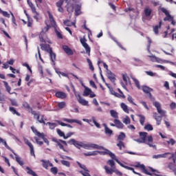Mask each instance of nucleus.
Masks as SVG:
<instances>
[{
  "label": "nucleus",
  "mask_w": 176,
  "mask_h": 176,
  "mask_svg": "<svg viewBox=\"0 0 176 176\" xmlns=\"http://www.w3.org/2000/svg\"><path fill=\"white\" fill-rule=\"evenodd\" d=\"M133 167L135 168H140L144 174H146V175H152V173H155V169L148 167L146 168L145 165L141 164L140 162L136 163V164L133 165Z\"/></svg>",
  "instance_id": "obj_1"
},
{
  "label": "nucleus",
  "mask_w": 176,
  "mask_h": 176,
  "mask_svg": "<svg viewBox=\"0 0 176 176\" xmlns=\"http://www.w3.org/2000/svg\"><path fill=\"white\" fill-rule=\"evenodd\" d=\"M155 107L157 109L159 115H160V117L155 118L157 120V124L159 125L160 124V122H162V118H163V116H166V111L162 109V104L159 102H155Z\"/></svg>",
  "instance_id": "obj_2"
},
{
  "label": "nucleus",
  "mask_w": 176,
  "mask_h": 176,
  "mask_svg": "<svg viewBox=\"0 0 176 176\" xmlns=\"http://www.w3.org/2000/svg\"><path fill=\"white\" fill-rule=\"evenodd\" d=\"M142 90L144 92L146 97H147L148 98H149V100H151V101H152L153 105H155V100L153 99L151 94V92H153V89L146 85H143L142 87Z\"/></svg>",
  "instance_id": "obj_3"
},
{
  "label": "nucleus",
  "mask_w": 176,
  "mask_h": 176,
  "mask_svg": "<svg viewBox=\"0 0 176 176\" xmlns=\"http://www.w3.org/2000/svg\"><path fill=\"white\" fill-rule=\"evenodd\" d=\"M158 10L165 14L166 17L164 19V21L173 20L174 18L170 14V12H168V10L165 8L160 7Z\"/></svg>",
  "instance_id": "obj_4"
},
{
  "label": "nucleus",
  "mask_w": 176,
  "mask_h": 176,
  "mask_svg": "<svg viewBox=\"0 0 176 176\" xmlns=\"http://www.w3.org/2000/svg\"><path fill=\"white\" fill-rule=\"evenodd\" d=\"M80 42L82 45V46L84 47V48L86 50L87 54H88V56H90V52H91V48L90 46H89V44H87V40L86 39V38L84 36L83 38L80 37Z\"/></svg>",
  "instance_id": "obj_5"
},
{
  "label": "nucleus",
  "mask_w": 176,
  "mask_h": 176,
  "mask_svg": "<svg viewBox=\"0 0 176 176\" xmlns=\"http://www.w3.org/2000/svg\"><path fill=\"white\" fill-rule=\"evenodd\" d=\"M41 138L47 145H49V140L45 137V133H43V137H34V140L38 145H43V142L41 141Z\"/></svg>",
  "instance_id": "obj_6"
},
{
  "label": "nucleus",
  "mask_w": 176,
  "mask_h": 176,
  "mask_svg": "<svg viewBox=\"0 0 176 176\" xmlns=\"http://www.w3.org/2000/svg\"><path fill=\"white\" fill-rule=\"evenodd\" d=\"M24 143L25 145L29 146L31 156H34V157H35V151L34 150V145H32V143H31V142H30V140H28L27 138H24Z\"/></svg>",
  "instance_id": "obj_7"
},
{
  "label": "nucleus",
  "mask_w": 176,
  "mask_h": 176,
  "mask_svg": "<svg viewBox=\"0 0 176 176\" xmlns=\"http://www.w3.org/2000/svg\"><path fill=\"white\" fill-rule=\"evenodd\" d=\"M102 151H98V153H99L100 155H109V156H110V157H111V159H115L116 157V156L115 155V154H113L112 152H111V151L108 150L107 148H105L104 147V149H102Z\"/></svg>",
  "instance_id": "obj_8"
},
{
  "label": "nucleus",
  "mask_w": 176,
  "mask_h": 176,
  "mask_svg": "<svg viewBox=\"0 0 176 176\" xmlns=\"http://www.w3.org/2000/svg\"><path fill=\"white\" fill-rule=\"evenodd\" d=\"M139 135L140 137V140H137L138 142H146V138L148 137V133L146 132H140Z\"/></svg>",
  "instance_id": "obj_9"
},
{
  "label": "nucleus",
  "mask_w": 176,
  "mask_h": 176,
  "mask_svg": "<svg viewBox=\"0 0 176 176\" xmlns=\"http://www.w3.org/2000/svg\"><path fill=\"white\" fill-rule=\"evenodd\" d=\"M40 46L41 50H44V52H47V53L52 52V50H53L49 44L41 43Z\"/></svg>",
  "instance_id": "obj_10"
},
{
  "label": "nucleus",
  "mask_w": 176,
  "mask_h": 176,
  "mask_svg": "<svg viewBox=\"0 0 176 176\" xmlns=\"http://www.w3.org/2000/svg\"><path fill=\"white\" fill-rule=\"evenodd\" d=\"M107 78L112 82L113 83H115V80H116V76L115 74L112 73L111 70H107Z\"/></svg>",
  "instance_id": "obj_11"
},
{
  "label": "nucleus",
  "mask_w": 176,
  "mask_h": 176,
  "mask_svg": "<svg viewBox=\"0 0 176 176\" xmlns=\"http://www.w3.org/2000/svg\"><path fill=\"white\" fill-rule=\"evenodd\" d=\"M63 5H64V0H59L56 3V8H58V12H60V13H64V8H63Z\"/></svg>",
  "instance_id": "obj_12"
},
{
  "label": "nucleus",
  "mask_w": 176,
  "mask_h": 176,
  "mask_svg": "<svg viewBox=\"0 0 176 176\" xmlns=\"http://www.w3.org/2000/svg\"><path fill=\"white\" fill-rule=\"evenodd\" d=\"M67 144L69 145H74L76 148H78V149L82 146L80 144H79V142L75 140V139H71L67 142Z\"/></svg>",
  "instance_id": "obj_13"
},
{
  "label": "nucleus",
  "mask_w": 176,
  "mask_h": 176,
  "mask_svg": "<svg viewBox=\"0 0 176 176\" xmlns=\"http://www.w3.org/2000/svg\"><path fill=\"white\" fill-rule=\"evenodd\" d=\"M63 49L65 53H66V54L68 56H72L74 54V51H72V50H71L68 45H63Z\"/></svg>",
  "instance_id": "obj_14"
},
{
  "label": "nucleus",
  "mask_w": 176,
  "mask_h": 176,
  "mask_svg": "<svg viewBox=\"0 0 176 176\" xmlns=\"http://www.w3.org/2000/svg\"><path fill=\"white\" fill-rule=\"evenodd\" d=\"M54 142H56V146L59 147V149H62L64 152H67V150L64 148L63 145V142H61L62 140H54Z\"/></svg>",
  "instance_id": "obj_15"
},
{
  "label": "nucleus",
  "mask_w": 176,
  "mask_h": 176,
  "mask_svg": "<svg viewBox=\"0 0 176 176\" xmlns=\"http://www.w3.org/2000/svg\"><path fill=\"white\" fill-rule=\"evenodd\" d=\"M55 96L57 97V98H61L62 100L67 98V94L63 91H57L56 92Z\"/></svg>",
  "instance_id": "obj_16"
},
{
  "label": "nucleus",
  "mask_w": 176,
  "mask_h": 176,
  "mask_svg": "<svg viewBox=\"0 0 176 176\" xmlns=\"http://www.w3.org/2000/svg\"><path fill=\"white\" fill-rule=\"evenodd\" d=\"M63 120L67 123H77L78 124H80V126H82V121L78 120L65 118Z\"/></svg>",
  "instance_id": "obj_17"
},
{
  "label": "nucleus",
  "mask_w": 176,
  "mask_h": 176,
  "mask_svg": "<svg viewBox=\"0 0 176 176\" xmlns=\"http://www.w3.org/2000/svg\"><path fill=\"white\" fill-rule=\"evenodd\" d=\"M30 129H31L32 131H33L34 134H35V135L38 136V138H39V137H43V133H41V132L38 131L36 128H35L34 126H31Z\"/></svg>",
  "instance_id": "obj_18"
},
{
  "label": "nucleus",
  "mask_w": 176,
  "mask_h": 176,
  "mask_svg": "<svg viewBox=\"0 0 176 176\" xmlns=\"http://www.w3.org/2000/svg\"><path fill=\"white\" fill-rule=\"evenodd\" d=\"M85 90L83 91L82 96L84 97H87L88 96H90L91 93H92V91L90 88L85 86Z\"/></svg>",
  "instance_id": "obj_19"
},
{
  "label": "nucleus",
  "mask_w": 176,
  "mask_h": 176,
  "mask_svg": "<svg viewBox=\"0 0 176 176\" xmlns=\"http://www.w3.org/2000/svg\"><path fill=\"white\" fill-rule=\"evenodd\" d=\"M15 156V160L20 166H24V162L21 160V157H19L16 153H12Z\"/></svg>",
  "instance_id": "obj_20"
},
{
  "label": "nucleus",
  "mask_w": 176,
  "mask_h": 176,
  "mask_svg": "<svg viewBox=\"0 0 176 176\" xmlns=\"http://www.w3.org/2000/svg\"><path fill=\"white\" fill-rule=\"evenodd\" d=\"M114 124H116V127H117V129H123L124 127L123 123H122V122L118 119L114 120Z\"/></svg>",
  "instance_id": "obj_21"
},
{
  "label": "nucleus",
  "mask_w": 176,
  "mask_h": 176,
  "mask_svg": "<svg viewBox=\"0 0 176 176\" xmlns=\"http://www.w3.org/2000/svg\"><path fill=\"white\" fill-rule=\"evenodd\" d=\"M23 107L28 110V111L30 113H32V112H34V110L32 109V108L31 107V106H30V104H28V102H25L23 104Z\"/></svg>",
  "instance_id": "obj_22"
},
{
  "label": "nucleus",
  "mask_w": 176,
  "mask_h": 176,
  "mask_svg": "<svg viewBox=\"0 0 176 176\" xmlns=\"http://www.w3.org/2000/svg\"><path fill=\"white\" fill-rule=\"evenodd\" d=\"M78 101L79 104H81V105L89 106V101L82 98V97H80V96H79Z\"/></svg>",
  "instance_id": "obj_23"
},
{
  "label": "nucleus",
  "mask_w": 176,
  "mask_h": 176,
  "mask_svg": "<svg viewBox=\"0 0 176 176\" xmlns=\"http://www.w3.org/2000/svg\"><path fill=\"white\" fill-rule=\"evenodd\" d=\"M104 126L105 134H107V135H109V136H111V134H113V131L109 129L108 126H107V124H104Z\"/></svg>",
  "instance_id": "obj_24"
},
{
  "label": "nucleus",
  "mask_w": 176,
  "mask_h": 176,
  "mask_svg": "<svg viewBox=\"0 0 176 176\" xmlns=\"http://www.w3.org/2000/svg\"><path fill=\"white\" fill-rule=\"evenodd\" d=\"M83 155L84 156H97L98 155V151L84 153Z\"/></svg>",
  "instance_id": "obj_25"
},
{
  "label": "nucleus",
  "mask_w": 176,
  "mask_h": 176,
  "mask_svg": "<svg viewBox=\"0 0 176 176\" xmlns=\"http://www.w3.org/2000/svg\"><path fill=\"white\" fill-rule=\"evenodd\" d=\"M169 155H171L170 153H165L164 154H159L157 155H155V159H160V158H166L167 156H169Z\"/></svg>",
  "instance_id": "obj_26"
},
{
  "label": "nucleus",
  "mask_w": 176,
  "mask_h": 176,
  "mask_svg": "<svg viewBox=\"0 0 176 176\" xmlns=\"http://www.w3.org/2000/svg\"><path fill=\"white\" fill-rule=\"evenodd\" d=\"M104 169L105 170V172L107 173V174H109L110 175H112V174H113V170L115 168H109V167H108V166H104Z\"/></svg>",
  "instance_id": "obj_27"
},
{
  "label": "nucleus",
  "mask_w": 176,
  "mask_h": 176,
  "mask_svg": "<svg viewBox=\"0 0 176 176\" xmlns=\"http://www.w3.org/2000/svg\"><path fill=\"white\" fill-rule=\"evenodd\" d=\"M124 138H126V134L123 132H120V135L118 136L117 140L118 142H123L124 141Z\"/></svg>",
  "instance_id": "obj_28"
},
{
  "label": "nucleus",
  "mask_w": 176,
  "mask_h": 176,
  "mask_svg": "<svg viewBox=\"0 0 176 176\" xmlns=\"http://www.w3.org/2000/svg\"><path fill=\"white\" fill-rule=\"evenodd\" d=\"M138 118H140L139 122H140L141 126H144V124L145 123V116L144 115H141V114H138Z\"/></svg>",
  "instance_id": "obj_29"
},
{
  "label": "nucleus",
  "mask_w": 176,
  "mask_h": 176,
  "mask_svg": "<svg viewBox=\"0 0 176 176\" xmlns=\"http://www.w3.org/2000/svg\"><path fill=\"white\" fill-rule=\"evenodd\" d=\"M122 167H124V168H126V170H129L130 171H133L134 174H137L138 175H141V173H138L134 170L133 168H131L130 166H124L122 164H121Z\"/></svg>",
  "instance_id": "obj_30"
},
{
  "label": "nucleus",
  "mask_w": 176,
  "mask_h": 176,
  "mask_svg": "<svg viewBox=\"0 0 176 176\" xmlns=\"http://www.w3.org/2000/svg\"><path fill=\"white\" fill-rule=\"evenodd\" d=\"M26 170H27V174H29L30 175H32V176H38V175L34 170H32L31 168L28 166L26 167Z\"/></svg>",
  "instance_id": "obj_31"
},
{
  "label": "nucleus",
  "mask_w": 176,
  "mask_h": 176,
  "mask_svg": "<svg viewBox=\"0 0 176 176\" xmlns=\"http://www.w3.org/2000/svg\"><path fill=\"white\" fill-rule=\"evenodd\" d=\"M50 54V60L52 63H54L56 61V54L53 52V50H52L51 52H48Z\"/></svg>",
  "instance_id": "obj_32"
},
{
  "label": "nucleus",
  "mask_w": 176,
  "mask_h": 176,
  "mask_svg": "<svg viewBox=\"0 0 176 176\" xmlns=\"http://www.w3.org/2000/svg\"><path fill=\"white\" fill-rule=\"evenodd\" d=\"M28 4L30 6L32 12H36V8H35V6L34 5V3H32V2H31L30 0H28Z\"/></svg>",
  "instance_id": "obj_33"
},
{
  "label": "nucleus",
  "mask_w": 176,
  "mask_h": 176,
  "mask_svg": "<svg viewBox=\"0 0 176 176\" xmlns=\"http://www.w3.org/2000/svg\"><path fill=\"white\" fill-rule=\"evenodd\" d=\"M132 80L134 82L137 89L140 90L141 89V85H140V81L138 80V79L133 77Z\"/></svg>",
  "instance_id": "obj_34"
},
{
  "label": "nucleus",
  "mask_w": 176,
  "mask_h": 176,
  "mask_svg": "<svg viewBox=\"0 0 176 176\" xmlns=\"http://www.w3.org/2000/svg\"><path fill=\"white\" fill-rule=\"evenodd\" d=\"M144 14H145L146 17H149V16H151V14H152V10L148 8H146L144 9Z\"/></svg>",
  "instance_id": "obj_35"
},
{
  "label": "nucleus",
  "mask_w": 176,
  "mask_h": 176,
  "mask_svg": "<svg viewBox=\"0 0 176 176\" xmlns=\"http://www.w3.org/2000/svg\"><path fill=\"white\" fill-rule=\"evenodd\" d=\"M41 162H43L42 166L44 168L47 170L49 168V160L46 161L45 160H41Z\"/></svg>",
  "instance_id": "obj_36"
},
{
  "label": "nucleus",
  "mask_w": 176,
  "mask_h": 176,
  "mask_svg": "<svg viewBox=\"0 0 176 176\" xmlns=\"http://www.w3.org/2000/svg\"><path fill=\"white\" fill-rule=\"evenodd\" d=\"M110 114H111V116H112V118H114V119H118V118H119L118 112L115 110H111Z\"/></svg>",
  "instance_id": "obj_37"
},
{
  "label": "nucleus",
  "mask_w": 176,
  "mask_h": 176,
  "mask_svg": "<svg viewBox=\"0 0 176 176\" xmlns=\"http://www.w3.org/2000/svg\"><path fill=\"white\" fill-rule=\"evenodd\" d=\"M117 146H118L120 151H122L123 148L124 149L126 148L124 143L122 141H120L118 143H117Z\"/></svg>",
  "instance_id": "obj_38"
},
{
  "label": "nucleus",
  "mask_w": 176,
  "mask_h": 176,
  "mask_svg": "<svg viewBox=\"0 0 176 176\" xmlns=\"http://www.w3.org/2000/svg\"><path fill=\"white\" fill-rule=\"evenodd\" d=\"M9 110L13 113V115H16L17 116H20V113L17 112V110L14 107H10Z\"/></svg>",
  "instance_id": "obj_39"
},
{
  "label": "nucleus",
  "mask_w": 176,
  "mask_h": 176,
  "mask_svg": "<svg viewBox=\"0 0 176 176\" xmlns=\"http://www.w3.org/2000/svg\"><path fill=\"white\" fill-rule=\"evenodd\" d=\"M120 107L124 112H126V113H129V107L126 106V104L122 102L121 103Z\"/></svg>",
  "instance_id": "obj_40"
},
{
  "label": "nucleus",
  "mask_w": 176,
  "mask_h": 176,
  "mask_svg": "<svg viewBox=\"0 0 176 176\" xmlns=\"http://www.w3.org/2000/svg\"><path fill=\"white\" fill-rule=\"evenodd\" d=\"M31 113L32 115L34 116V119H36L37 122H39L40 120L39 119L41 118V116L39 115V113H36V111H32Z\"/></svg>",
  "instance_id": "obj_41"
},
{
  "label": "nucleus",
  "mask_w": 176,
  "mask_h": 176,
  "mask_svg": "<svg viewBox=\"0 0 176 176\" xmlns=\"http://www.w3.org/2000/svg\"><path fill=\"white\" fill-rule=\"evenodd\" d=\"M0 13L4 17H7L8 19H9L10 17V14L8 12L2 10V9H1V8H0Z\"/></svg>",
  "instance_id": "obj_42"
},
{
  "label": "nucleus",
  "mask_w": 176,
  "mask_h": 176,
  "mask_svg": "<svg viewBox=\"0 0 176 176\" xmlns=\"http://www.w3.org/2000/svg\"><path fill=\"white\" fill-rule=\"evenodd\" d=\"M61 164L63 166H65V167H71V163L67 160H60Z\"/></svg>",
  "instance_id": "obj_43"
},
{
  "label": "nucleus",
  "mask_w": 176,
  "mask_h": 176,
  "mask_svg": "<svg viewBox=\"0 0 176 176\" xmlns=\"http://www.w3.org/2000/svg\"><path fill=\"white\" fill-rule=\"evenodd\" d=\"M3 83L6 87V89L7 90L8 93H10V90H12V88L10 86H9V84L6 81H3Z\"/></svg>",
  "instance_id": "obj_44"
},
{
  "label": "nucleus",
  "mask_w": 176,
  "mask_h": 176,
  "mask_svg": "<svg viewBox=\"0 0 176 176\" xmlns=\"http://www.w3.org/2000/svg\"><path fill=\"white\" fill-rule=\"evenodd\" d=\"M107 164H109V166H110L111 168H116L115 161H113V160H109L107 161Z\"/></svg>",
  "instance_id": "obj_45"
},
{
  "label": "nucleus",
  "mask_w": 176,
  "mask_h": 176,
  "mask_svg": "<svg viewBox=\"0 0 176 176\" xmlns=\"http://www.w3.org/2000/svg\"><path fill=\"white\" fill-rule=\"evenodd\" d=\"M160 27H162V21L159 22V25L155 27V34H159V30H160Z\"/></svg>",
  "instance_id": "obj_46"
},
{
  "label": "nucleus",
  "mask_w": 176,
  "mask_h": 176,
  "mask_svg": "<svg viewBox=\"0 0 176 176\" xmlns=\"http://www.w3.org/2000/svg\"><path fill=\"white\" fill-rule=\"evenodd\" d=\"M46 124H48L50 126V129L51 130H54V129H56V126H57V124H56V123L50 122H47Z\"/></svg>",
  "instance_id": "obj_47"
},
{
  "label": "nucleus",
  "mask_w": 176,
  "mask_h": 176,
  "mask_svg": "<svg viewBox=\"0 0 176 176\" xmlns=\"http://www.w3.org/2000/svg\"><path fill=\"white\" fill-rule=\"evenodd\" d=\"M92 149H104V146H100L98 144H92Z\"/></svg>",
  "instance_id": "obj_48"
},
{
  "label": "nucleus",
  "mask_w": 176,
  "mask_h": 176,
  "mask_svg": "<svg viewBox=\"0 0 176 176\" xmlns=\"http://www.w3.org/2000/svg\"><path fill=\"white\" fill-rule=\"evenodd\" d=\"M87 61L89 64V69H91V71H94V66H93V63H91V60L87 58Z\"/></svg>",
  "instance_id": "obj_49"
},
{
  "label": "nucleus",
  "mask_w": 176,
  "mask_h": 176,
  "mask_svg": "<svg viewBox=\"0 0 176 176\" xmlns=\"http://www.w3.org/2000/svg\"><path fill=\"white\" fill-rule=\"evenodd\" d=\"M46 24H47L46 27H44L42 29V32H41L42 34H46V32H47V31H49V30H50V25H47V23H46Z\"/></svg>",
  "instance_id": "obj_50"
},
{
  "label": "nucleus",
  "mask_w": 176,
  "mask_h": 176,
  "mask_svg": "<svg viewBox=\"0 0 176 176\" xmlns=\"http://www.w3.org/2000/svg\"><path fill=\"white\" fill-rule=\"evenodd\" d=\"M50 171L52 174L56 175L58 173V168H57V167L54 166V167L51 168Z\"/></svg>",
  "instance_id": "obj_51"
},
{
  "label": "nucleus",
  "mask_w": 176,
  "mask_h": 176,
  "mask_svg": "<svg viewBox=\"0 0 176 176\" xmlns=\"http://www.w3.org/2000/svg\"><path fill=\"white\" fill-rule=\"evenodd\" d=\"M144 130H146L147 131H152L153 130V126L151 124H146L144 126Z\"/></svg>",
  "instance_id": "obj_52"
},
{
  "label": "nucleus",
  "mask_w": 176,
  "mask_h": 176,
  "mask_svg": "<svg viewBox=\"0 0 176 176\" xmlns=\"http://www.w3.org/2000/svg\"><path fill=\"white\" fill-rule=\"evenodd\" d=\"M6 101V96L5 95L1 94H0V104H3Z\"/></svg>",
  "instance_id": "obj_53"
},
{
  "label": "nucleus",
  "mask_w": 176,
  "mask_h": 176,
  "mask_svg": "<svg viewBox=\"0 0 176 176\" xmlns=\"http://www.w3.org/2000/svg\"><path fill=\"white\" fill-rule=\"evenodd\" d=\"M155 61H157L158 63H168L169 64H171L172 65H175V63L174 62H171L170 60H157V58H155Z\"/></svg>",
  "instance_id": "obj_54"
},
{
  "label": "nucleus",
  "mask_w": 176,
  "mask_h": 176,
  "mask_svg": "<svg viewBox=\"0 0 176 176\" xmlns=\"http://www.w3.org/2000/svg\"><path fill=\"white\" fill-rule=\"evenodd\" d=\"M3 145L6 146V148H7V149H8V151H10L12 153H14V151H13V149H12L10 146H9V145H8V143L6 142V141H3Z\"/></svg>",
  "instance_id": "obj_55"
},
{
  "label": "nucleus",
  "mask_w": 176,
  "mask_h": 176,
  "mask_svg": "<svg viewBox=\"0 0 176 176\" xmlns=\"http://www.w3.org/2000/svg\"><path fill=\"white\" fill-rule=\"evenodd\" d=\"M34 13L35 15H34L33 19H34V20H36V21H39V17H40V14L38 12H32Z\"/></svg>",
  "instance_id": "obj_56"
},
{
  "label": "nucleus",
  "mask_w": 176,
  "mask_h": 176,
  "mask_svg": "<svg viewBox=\"0 0 176 176\" xmlns=\"http://www.w3.org/2000/svg\"><path fill=\"white\" fill-rule=\"evenodd\" d=\"M92 121H93V123L95 124L96 127H97L98 129L101 128V125L98 122H97L94 117L92 118Z\"/></svg>",
  "instance_id": "obj_57"
},
{
  "label": "nucleus",
  "mask_w": 176,
  "mask_h": 176,
  "mask_svg": "<svg viewBox=\"0 0 176 176\" xmlns=\"http://www.w3.org/2000/svg\"><path fill=\"white\" fill-rule=\"evenodd\" d=\"M127 100L129 101V102H130L133 105H137V104H135V102H134V100H133V97L131 96H128Z\"/></svg>",
  "instance_id": "obj_58"
},
{
  "label": "nucleus",
  "mask_w": 176,
  "mask_h": 176,
  "mask_svg": "<svg viewBox=\"0 0 176 176\" xmlns=\"http://www.w3.org/2000/svg\"><path fill=\"white\" fill-rule=\"evenodd\" d=\"M63 24L67 27H71L72 25V22L69 21V20H65L63 21Z\"/></svg>",
  "instance_id": "obj_59"
},
{
  "label": "nucleus",
  "mask_w": 176,
  "mask_h": 176,
  "mask_svg": "<svg viewBox=\"0 0 176 176\" xmlns=\"http://www.w3.org/2000/svg\"><path fill=\"white\" fill-rule=\"evenodd\" d=\"M58 108L63 109V108H65V102H60L58 104Z\"/></svg>",
  "instance_id": "obj_60"
},
{
  "label": "nucleus",
  "mask_w": 176,
  "mask_h": 176,
  "mask_svg": "<svg viewBox=\"0 0 176 176\" xmlns=\"http://www.w3.org/2000/svg\"><path fill=\"white\" fill-rule=\"evenodd\" d=\"M32 24H34L32 18L28 19V27H32Z\"/></svg>",
  "instance_id": "obj_61"
},
{
  "label": "nucleus",
  "mask_w": 176,
  "mask_h": 176,
  "mask_svg": "<svg viewBox=\"0 0 176 176\" xmlns=\"http://www.w3.org/2000/svg\"><path fill=\"white\" fill-rule=\"evenodd\" d=\"M56 132L58 134L59 137H63V138H64V137H65V134L64 133V132H63L60 129H57Z\"/></svg>",
  "instance_id": "obj_62"
},
{
  "label": "nucleus",
  "mask_w": 176,
  "mask_h": 176,
  "mask_svg": "<svg viewBox=\"0 0 176 176\" xmlns=\"http://www.w3.org/2000/svg\"><path fill=\"white\" fill-rule=\"evenodd\" d=\"M114 96H115V97H117L118 98H126V96L122 95L121 94H118L117 92H116Z\"/></svg>",
  "instance_id": "obj_63"
},
{
  "label": "nucleus",
  "mask_w": 176,
  "mask_h": 176,
  "mask_svg": "<svg viewBox=\"0 0 176 176\" xmlns=\"http://www.w3.org/2000/svg\"><path fill=\"white\" fill-rule=\"evenodd\" d=\"M123 123H124L125 124H130V118H125L123 120Z\"/></svg>",
  "instance_id": "obj_64"
}]
</instances>
